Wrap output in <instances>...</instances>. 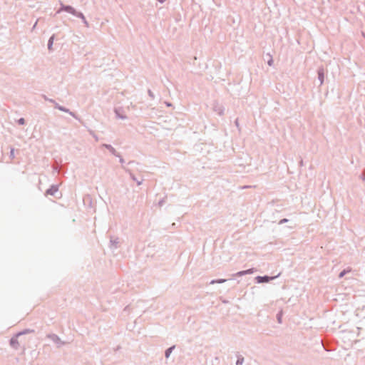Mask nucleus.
<instances>
[{
    "label": "nucleus",
    "instance_id": "nucleus-1",
    "mask_svg": "<svg viewBox=\"0 0 365 365\" xmlns=\"http://www.w3.org/2000/svg\"><path fill=\"white\" fill-rule=\"evenodd\" d=\"M269 277H258L257 281L258 282H267L269 280Z\"/></svg>",
    "mask_w": 365,
    "mask_h": 365
},
{
    "label": "nucleus",
    "instance_id": "nucleus-2",
    "mask_svg": "<svg viewBox=\"0 0 365 365\" xmlns=\"http://www.w3.org/2000/svg\"><path fill=\"white\" fill-rule=\"evenodd\" d=\"M250 273H252V269H247V270H245V271L240 272L237 273V274L239 276H242L243 274H250Z\"/></svg>",
    "mask_w": 365,
    "mask_h": 365
},
{
    "label": "nucleus",
    "instance_id": "nucleus-3",
    "mask_svg": "<svg viewBox=\"0 0 365 365\" xmlns=\"http://www.w3.org/2000/svg\"><path fill=\"white\" fill-rule=\"evenodd\" d=\"M172 351V348H170L168 349L166 351H165V356L168 358L169 357L170 353Z\"/></svg>",
    "mask_w": 365,
    "mask_h": 365
},
{
    "label": "nucleus",
    "instance_id": "nucleus-4",
    "mask_svg": "<svg viewBox=\"0 0 365 365\" xmlns=\"http://www.w3.org/2000/svg\"><path fill=\"white\" fill-rule=\"evenodd\" d=\"M66 9V11H68L72 12V13L75 12L74 9L73 8H71V7H67Z\"/></svg>",
    "mask_w": 365,
    "mask_h": 365
},
{
    "label": "nucleus",
    "instance_id": "nucleus-5",
    "mask_svg": "<svg viewBox=\"0 0 365 365\" xmlns=\"http://www.w3.org/2000/svg\"><path fill=\"white\" fill-rule=\"evenodd\" d=\"M19 123L21 124V125H23L25 123V120L24 118H20L19 120H18Z\"/></svg>",
    "mask_w": 365,
    "mask_h": 365
},
{
    "label": "nucleus",
    "instance_id": "nucleus-6",
    "mask_svg": "<svg viewBox=\"0 0 365 365\" xmlns=\"http://www.w3.org/2000/svg\"><path fill=\"white\" fill-rule=\"evenodd\" d=\"M52 41H53V37H51L49 40V45H48V48L50 49L51 46H52Z\"/></svg>",
    "mask_w": 365,
    "mask_h": 365
},
{
    "label": "nucleus",
    "instance_id": "nucleus-7",
    "mask_svg": "<svg viewBox=\"0 0 365 365\" xmlns=\"http://www.w3.org/2000/svg\"><path fill=\"white\" fill-rule=\"evenodd\" d=\"M243 359L237 360V365H242V364Z\"/></svg>",
    "mask_w": 365,
    "mask_h": 365
},
{
    "label": "nucleus",
    "instance_id": "nucleus-8",
    "mask_svg": "<svg viewBox=\"0 0 365 365\" xmlns=\"http://www.w3.org/2000/svg\"><path fill=\"white\" fill-rule=\"evenodd\" d=\"M281 319H282V314H279L278 315V321H279V323L281 322Z\"/></svg>",
    "mask_w": 365,
    "mask_h": 365
},
{
    "label": "nucleus",
    "instance_id": "nucleus-9",
    "mask_svg": "<svg viewBox=\"0 0 365 365\" xmlns=\"http://www.w3.org/2000/svg\"><path fill=\"white\" fill-rule=\"evenodd\" d=\"M344 272H342L340 273L339 277H342L344 276Z\"/></svg>",
    "mask_w": 365,
    "mask_h": 365
},
{
    "label": "nucleus",
    "instance_id": "nucleus-10",
    "mask_svg": "<svg viewBox=\"0 0 365 365\" xmlns=\"http://www.w3.org/2000/svg\"><path fill=\"white\" fill-rule=\"evenodd\" d=\"M225 279H222V280H220V281H218V282H219V283H221V282H225Z\"/></svg>",
    "mask_w": 365,
    "mask_h": 365
}]
</instances>
